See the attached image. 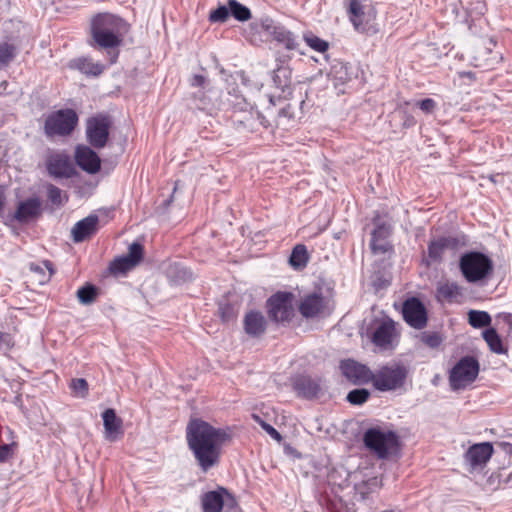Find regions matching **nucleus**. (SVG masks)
Listing matches in <instances>:
<instances>
[{
	"mask_svg": "<svg viewBox=\"0 0 512 512\" xmlns=\"http://www.w3.org/2000/svg\"><path fill=\"white\" fill-rule=\"evenodd\" d=\"M230 438L220 428H215L201 419H192L186 427V439L199 467L207 472L219 463L222 446Z\"/></svg>",
	"mask_w": 512,
	"mask_h": 512,
	"instance_id": "f257e3e1",
	"label": "nucleus"
},
{
	"mask_svg": "<svg viewBox=\"0 0 512 512\" xmlns=\"http://www.w3.org/2000/svg\"><path fill=\"white\" fill-rule=\"evenodd\" d=\"M126 31V22L110 13H99L91 20L92 39L103 49L118 48Z\"/></svg>",
	"mask_w": 512,
	"mask_h": 512,
	"instance_id": "f03ea898",
	"label": "nucleus"
},
{
	"mask_svg": "<svg viewBox=\"0 0 512 512\" xmlns=\"http://www.w3.org/2000/svg\"><path fill=\"white\" fill-rule=\"evenodd\" d=\"M459 269L468 283H478L488 279L494 270L492 259L479 251H470L461 255Z\"/></svg>",
	"mask_w": 512,
	"mask_h": 512,
	"instance_id": "7ed1b4c3",
	"label": "nucleus"
},
{
	"mask_svg": "<svg viewBox=\"0 0 512 512\" xmlns=\"http://www.w3.org/2000/svg\"><path fill=\"white\" fill-rule=\"evenodd\" d=\"M365 446L380 459H386L399 451V437L390 430L369 428L363 436Z\"/></svg>",
	"mask_w": 512,
	"mask_h": 512,
	"instance_id": "20e7f679",
	"label": "nucleus"
},
{
	"mask_svg": "<svg viewBox=\"0 0 512 512\" xmlns=\"http://www.w3.org/2000/svg\"><path fill=\"white\" fill-rule=\"evenodd\" d=\"M407 374L403 364L389 363L373 372L372 384L379 391L396 390L404 385Z\"/></svg>",
	"mask_w": 512,
	"mask_h": 512,
	"instance_id": "39448f33",
	"label": "nucleus"
},
{
	"mask_svg": "<svg viewBox=\"0 0 512 512\" xmlns=\"http://www.w3.org/2000/svg\"><path fill=\"white\" fill-rule=\"evenodd\" d=\"M502 61V53L493 38H479L471 49V63L484 70L493 69Z\"/></svg>",
	"mask_w": 512,
	"mask_h": 512,
	"instance_id": "423d86ee",
	"label": "nucleus"
},
{
	"mask_svg": "<svg viewBox=\"0 0 512 512\" xmlns=\"http://www.w3.org/2000/svg\"><path fill=\"white\" fill-rule=\"evenodd\" d=\"M479 373L478 361L470 356L463 357L452 368L449 375V382L452 390L466 388L475 381Z\"/></svg>",
	"mask_w": 512,
	"mask_h": 512,
	"instance_id": "0eeeda50",
	"label": "nucleus"
},
{
	"mask_svg": "<svg viewBox=\"0 0 512 512\" xmlns=\"http://www.w3.org/2000/svg\"><path fill=\"white\" fill-rule=\"evenodd\" d=\"M294 295L290 292H277L268 299V313L275 322L291 320L294 315Z\"/></svg>",
	"mask_w": 512,
	"mask_h": 512,
	"instance_id": "6e6552de",
	"label": "nucleus"
},
{
	"mask_svg": "<svg viewBox=\"0 0 512 512\" xmlns=\"http://www.w3.org/2000/svg\"><path fill=\"white\" fill-rule=\"evenodd\" d=\"M143 257V247L134 242L129 246L128 254L114 259L109 265L112 274L118 275L134 268Z\"/></svg>",
	"mask_w": 512,
	"mask_h": 512,
	"instance_id": "1a4fd4ad",
	"label": "nucleus"
},
{
	"mask_svg": "<svg viewBox=\"0 0 512 512\" xmlns=\"http://www.w3.org/2000/svg\"><path fill=\"white\" fill-rule=\"evenodd\" d=\"M46 166L49 175L54 178H70L75 174L70 156L64 152L49 155Z\"/></svg>",
	"mask_w": 512,
	"mask_h": 512,
	"instance_id": "9d476101",
	"label": "nucleus"
},
{
	"mask_svg": "<svg viewBox=\"0 0 512 512\" xmlns=\"http://www.w3.org/2000/svg\"><path fill=\"white\" fill-rule=\"evenodd\" d=\"M404 320L415 329H422L427 324V312L422 302L415 298L407 299L402 308Z\"/></svg>",
	"mask_w": 512,
	"mask_h": 512,
	"instance_id": "9b49d317",
	"label": "nucleus"
},
{
	"mask_svg": "<svg viewBox=\"0 0 512 512\" xmlns=\"http://www.w3.org/2000/svg\"><path fill=\"white\" fill-rule=\"evenodd\" d=\"M342 374L354 384L372 382L373 372L361 363L354 360H343L340 364Z\"/></svg>",
	"mask_w": 512,
	"mask_h": 512,
	"instance_id": "f8f14e48",
	"label": "nucleus"
},
{
	"mask_svg": "<svg viewBox=\"0 0 512 512\" xmlns=\"http://www.w3.org/2000/svg\"><path fill=\"white\" fill-rule=\"evenodd\" d=\"M76 164L89 174H96L101 168V159L96 152L86 145H77L74 151Z\"/></svg>",
	"mask_w": 512,
	"mask_h": 512,
	"instance_id": "ddd939ff",
	"label": "nucleus"
},
{
	"mask_svg": "<svg viewBox=\"0 0 512 512\" xmlns=\"http://www.w3.org/2000/svg\"><path fill=\"white\" fill-rule=\"evenodd\" d=\"M396 337L395 323L388 319L382 321L372 335V342L383 350L393 348V341Z\"/></svg>",
	"mask_w": 512,
	"mask_h": 512,
	"instance_id": "4468645a",
	"label": "nucleus"
},
{
	"mask_svg": "<svg viewBox=\"0 0 512 512\" xmlns=\"http://www.w3.org/2000/svg\"><path fill=\"white\" fill-rule=\"evenodd\" d=\"M326 308V300L321 293H311L303 297L299 304V312L305 318L321 315Z\"/></svg>",
	"mask_w": 512,
	"mask_h": 512,
	"instance_id": "2eb2a0df",
	"label": "nucleus"
},
{
	"mask_svg": "<svg viewBox=\"0 0 512 512\" xmlns=\"http://www.w3.org/2000/svg\"><path fill=\"white\" fill-rule=\"evenodd\" d=\"M493 451V445L489 442L474 444L465 453V461L472 468L481 467L491 458Z\"/></svg>",
	"mask_w": 512,
	"mask_h": 512,
	"instance_id": "dca6fc26",
	"label": "nucleus"
},
{
	"mask_svg": "<svg viewBox=\"0 0 512 512\" xmlns=\"http://www.w3.org/2000/svg\"><path fill=\"white\" fill-rule=\"evenodd\" d=\"M78 124V116L73 109H61L51 113L44 128H75Z\"/></svg>",
	"mask_w": 512,
	"mask_h": 512,
	"instance_id": "f3484780",
	"label": "nucleus"
},
{
	"mask_svg": "<svg viewBox=\"0 0 512 512\" xmlns=\"http://www.w3.org/2000/svg\"><path fill=\"white\" fill-rule=\"evenodd\" d=\"M98 216L90 214L78 221L72 228V239L75 243L82 242L91 237L98 230Z\"/></svg>",
	"mask_w": 512,
	"mask_h": 512,
	"instance_id": "a211bd4d",
	"label": "nucleus"
},
{
	"mask_svg": "<svg viewBox=\"0 0 512 512\" xmlns=\"http://www.w3.org/2000/svg\"><path fill=\"white\" fill-rule=\"evenodd\" d=\"M267 327V320L265 316L255 310L247 312L243 319V328L247 335L253 338L261 337Z\"/></svg>",
	"mask_w": 512,
	"mask_h": 512,
	"instance_id": "6ab92c4d",
	"label": "nucleus"
},
{
	"mask_svg": "<svg viewBox=\"0 0 512 512\" xmlns=\"http://www.w3.org/2000/svg\"><path fill=\"white\" fill-rule=\"evenodd\" d=\"M293 388L298 396L306 399L318 397L321 392L320 382L306 375L297 376L293 380Z\"/></svg>",
	"mask_w": 512,
	"mask_h": 512,
	"instance_id": "aec40b11",
	"label": "nucleus"
},
{
	"mask_svg": "<svg viewBox=\"0 0 512 512\" xmlns=\"http://www.w3.org/2000/svg\"><path fill=\"white\" fill-rule=\"evenodd\" d=\"M40 213L41 201L37 197H32L18 204L14 218L20 223H26L36 218Z\"/></svg>",
	"mask_w": 512,
	"mask_h": 512,
	"instance_id": "412c9836",
	"label": "nucleus"
},
{
	"mask_svg": "<svg viewBox=\"0 0 512 512\" xmlns=\"http://www.w3.org/2000/svg\"><path fill=\"white\" fill-rule=\"evenodd\" d=\"M105 439L114 442L123 435L122 420L116 416L114 409L108 408L102 413Z\"/></svg>",
	"mask_w": 512,
	"mask_h": 512,
	"instance_id": "4be33fe9",
	"label": "nucleus"
},
{
	"mask_svg": "<svg viewBox=\"0 0 512 512\" xmlns=\"http://www.w3.org/2000/svg\"><path fill=\"white\" fill-rule=\"evenodd\" d=\"M263 27L277 42L283 44L288 50H296L298 48L299 44L296 36L285 27L274 26L269 23H264Z\"/></svg>",
	"mask_w": 512,
	"mask_h": 512,
	"instance_id": "5701e85b",
	"label": "nucleus"
},
{
	"mask_svg": "<svg viewBox=\"0 0 512 512\" xmlns=\"http://www.w3.org/2000/svg\"><path fill=\"white\" fill-rule=\"evenodd\" d=\"M227 98L226 102L221 103V107H231L234 109L244 110L247 106L246 99L236 84V79L230 76L227 80Z\"/></svg>",
	"mask_w": 512,
	"mask_h": 512,
	"instance_id": "b1692460",
	"label": "nucleus"
},
{
	"mask_svg": "<svg viewBox=\"0 0 512 512\" xmlns=\"http://www.w3.org/2000/svg\"><path fill=\"white\" fill-rule=\"evenodd\" d=\"M69 67L77 69L85 75L98 76L100 75L105 67L99 62H94L91 58L80 57L70 61Z\"/></svg>",
	"mask_w": 512,
	"mask_h": 512,
	"instance_id": "393cba45",
	"label": "nucleus"
},
{
	"mask_svg": "<svg viewBox=\"0 0 512 512\" xmlns=\"http://www.w3.org/2000/svg\"><path fill=\"white\" fill-rule=\"evenodd\" d=\"M229 496L224 488L217 491L207 492L202 498V507L204 512H221L224 505L223 495Z\"/></svg>",
	"mask_w": 512,
	"mask_h": 512,
	"instance_id": "a878e982",
	"label": "nucleus"
},
{
	"mask_svg": "<svg viewBox=\"0 0 512 512\" xmlns=\"http://www.w3.org/2000/svg\"><path fill=\"white\" fill-rule=\"evenodd\" d=\"M348 7L347 13L349 15V19L353 24L354 28L357 31H363L365 29L364 26V6L361 4L359 0H347Z\"/></svg>",
	"mask_w": 512,
	"mask_h": 512,
	"instance_id": "bb28decb",
	"label": "nucleus"
},
{
	"mask_svg": "<svg viewBox=\"0 0 512 512\" xmlns=\"http://www.w3.org/2000/svg\"><path fill=\"white\" fill-rule=\"evenodd\" d=\"M482 336L493 353L505 354L507 352L495 328H487L483 331Z\"/></svg>",
	"mask_w": 512,
	"mask_h": 512,
	"instance_id": "cd10ccee",
	"label": "nucleus"
},
{
	"mask_svg": "<svg viewBox=\"0 0 512 512\" xmlns=\"http://www.w3.org/2000/svg\"><path fill=\"white\" fill-rule=\"evenodd\" d=\"M329 78L333 82L334 87L337 88L338 85H343L349 81L351 76L348 73V69L345 64L337 63L332 66Z\"/></svg>",
	"mask_w": 512,
	"mask_h": 512,
	"instance_id": "c85d7f7f",
	"label": "nucleus"
},
{
	"mask_svg": "<svg viewBox=\"0 0 512 512\" xmlns=\"http://www.w3.org/2000/svg\"><path fill=\"white\" fill-rule=\"evenodd\" d=\"M30 271L38 274L39 283L43 284L50 280L54 273L53 264L50 261H43L42 263H31Z\"/></svg>",
	"mask_w": 512,
	"mask_h": 512,
	"instance_id": "c756f323",
	"label": "nucleus"
},
{
	"mask_svg": "<svg viewBox=\"0 0 512 512\" xmlns=\"http://www.w3.org/2000/svg\"><path fill=\"white\" fill-rule=\"evenodd\" d=\"M492 318L486 311L470 310L468 312V322L473 328H482L490 326Z\"/></svg>",
	"mask_w": 512,
	"mask_h": 512,
	"instance_id": "7c9ffc66",
	"label": "nucleus"
},
{
	"mask_svg": "<svg viewBox=\"0 0 512 512\" xmlns=\"http://www.w3.org/2000/svg\"><path fill=\"white\" fill-rule=\"evenodd\" d=\"M230 14L238 21L244 22L251 18L250 9L237 0H228Z\"/></svg>",
	"mask_w": 512,
	"mask_h": 512,
	"instance_id": "2f4dec72",
	"label": "nucleus"
},
{
	"mask_svg": "<svg viewBox=\"0 0 512 512\" xmlns=\"http://www.w3.org/2000/svg\"><path fill=\"white\" fill-rule=\"evenodd\" d=\"M308 255L307 249L304 245H297L294 247L290 256V264L294 268H302L307 264Z\"/></svg>",
	"mask_w": 512,
	"mask_h": 512,
	"instance_id": "473e14b6",
	"label": "nucleus"
},
{
	"mask_svg": "<svg viewBox=\"0 0 512 512\" xmlns=\"http://www.w3.org/2000/svg\"><path fill=\"white\" fill-rule=\"evenodd\" d=\"M194 106L200 110H211L215 107H221V103L218 101L212 102L210 96H206L204 91H198L194 94Z\"/></svg>",
	"mask_w": 512,
	"mask_h": 512,
	"instance_id": "72a5a7b5",
	"label": "nucleus"
},
{
	"mask_svg": "<svg viewBox=\"0 0 512 512\" xmlns=\"http://www.w3.org/2000/svg\"><path fill=\"white\" fill-rule=\"evenodd\" d=\"M17 48L15 45L4 42L0 43V69L5 68L15 58Z\"/></svg>",
	"mask_w": 512,
	"mask_h": 512,
	"instance_id": "f704fd0d",
	"label": "nucleus"
},
{
	"mask_svg": "<svg viewBox=\"0 0 512 512\" xmlns=\"http://www.w3.org/2000/svg\"><path fill=\"white\" fill-rule=\"evenodd\" d=\"M97 288L92 284H86L77 291V298L81 304H92L97 297Z\"/></svg>",
	"mask_w": 512,
	"mask_h": 512,
	"instance_id": "c9c22d12",
	"label": "nucleus"
},
{
	"mask_svg": "<svg viewBox=\"0 0 512 512\" xmlns=\"http://www.w3.org/2000/svg\"><path fill=\"white\" fill-rule=\"evenodd\" d=\"M109 137V130H87V139L95 148L105 146Z\"/></svg>",
	"mask_w": 512,
	"mask_h": 512,
	"instance_id": "e433bc0d",
	"label": "nucleus"
},
{
	"mask_svg": "<svg viewBox=\"0 0 512 512\" xmlns=\"http://www.w3.org/2000/svg\"><path fill=\"white\" fill-rule=\"evenodd\" d=\"M112 125L113 121L110 115L106 113H99L87 120L86 128H111Z\"/></svg>",
	"mask_w": 512,
	"mask_h": 512,
	"instance_id": "4c0bfd02",
	"label": "nucleus"
},
{
	"mask_svg": "<svg viewBox=\"0 0 512 512\" xmlns=\"http://www.w3.org/2000/svg\"><path fill=\"white\" fill-rule=\"evenodd\" d=\"M304 40L310 48H312L313 50H315L317 52L323 53L329 47L328 42L315 36L312 33L305 34Z\"/></svg>",
	"mask_w": 512,
	"mask_h": 512,
	"instance_id": "58836bf2",
	"label": "nucleus"
},
{
	"mask_svg": "<svg viewBox=\"0 0 512 512\" xmlns=\"http://www.w3.org/2000/svg\"><path fill=\"white\" fill-rule=\"evenodd\" d=\"M438 294L444 299L451 300L460 295V288L454 282H447L438 287Z\"/></svg>",
	"mask_w": 512,
	"mask_h": 512,
	"instance_id": "ea45409f",
	"label": "nucleus"
},
{
	"mask_svg": "<svg viewBox=\"0 0 512 512\" xmlns=\"http://www.w3.org/2000/svg\"><path fill=\"white\" fill-rule=\"evenodd\" d=\"M369 397L370 392L367 389H354L348 393L347 401L353 405H361L365 403Z\"/></svg>",
	"mask_w": 512,
	"mask_h": 512,
	"instance_id": "a19ab883",
	"label": "nucleus"
},
{
	"mask_svg": "<svg viewBox=\"0 0 512 512\" xmlns=\"http://www.w3.org/2000/svg\"><path fill=\"white\" fill-rule=\"evenodd\" d=\"M168 273L171 277H174L177 281L185 282V281L192 279V272L189 269H187L186 267L178 265V264L170 266Z\"/></svg>",
	"mask_w": 512,
	"mask_h": 512,
	"instance_id": "79ce46f5",
	"label": "nucleus"
},
{
	"mask_svg": "<svg viewBox=\"0 0 512 512\" xmlns=\"http://www.w3.org/2000/svg\"><path fill=\"white\" fill-rule=\"evenodd\" d=\"M230 15L229 6L221 5L210 12L209 21L212 23H224Z\"/></svg>",
	"mask_w": 512,
	"mask_h": 512,
	"instance_id": "37998d69",
	"label": "nucleus"
},
{
	"mask_svg": "<svg viewBox=\"0 0 512 512\" xmlns=\"http://www.w3.org/2000/svg\"><path fill=\"white\" fill-rule=\"evenodd\" d=\"M446 248V240L439 239L430 243L428 247L429 257L433 260H439L442 256L444 249Z\"/></svg>",
	"mask_w": 512,
	"mask_h": 512,
	"instance_id": "c03bdc74",
	"label": "nucleus"
},
{
	"mask_svg": "<svg viewBox=\"0 0 512 512\" xmlns=\"http://www.w3.org/2000/svg\"><path fill=\"white\" fill-rule=\"evenodd\" d=\"M418 107L425 114H433L438 107L437 102L432 98H425L415 102Z\"/></svg>",
	"mask_w": 512,
	"mask_h": 512,
	"instance_id": "a18cd8bd",
	"label": "nucleus"
},
{
	"mask_svg": "<svg viewBox=\"0 0 512 512\" xmlns=\"http://www.w3.org/2000/svg\"><path fill=\"white\" fill-rule=\"evenodd\" d=\"M253 419L277 442L282 441L281 434L270 424L263 421L258 415H253Z\"/></svg>",
	"mask_w": 512,
	"mask_h": 512,
	"instance_id": "49530a36",
	"label": "nucleus"
},
{
	"mask_svg": "<svg viewBox=\"0 0 512 512\" xmlns=\"http://www.w3.org/2000/svg\"><path fill=\"white\" fill-rule=\"evenodd\" d=\"M391 234V225L386 222H377L372 232V238H388Z\"/></svg>",
	"mask_w": 512,
	"mask_h": 512,
	"instance_id": "de8ad7c7",
	"label": "nucleus"
},
{
	"mask_svg": "<svg viewBox=\"0 0 512 512\" xmlns=\"http://www.w3.org/2000/svg\"><path fill=\"white\" fill-rule=\"evenodd\" d=\"M388 238H371V249L374 253H385L390 248Z\"/></svg>",
	"mask_w": 512,
	"mask_h": 512,
	"instance_id": "09e8293b",
	"label": "nucleus"
},
{
	"mask_svg": "<svg viewBox=\"0 0 512 512\" xmlns=\"http://www.w3.org/2000/svg\"><path fill=\"white\" fill-rule=\"evenodd\" d=\"M495 321L498 326H501L502 328H506L507 331H510L512 329V314L511 313H498L495 316Z\"/></svg>",
	"mask_w": 512,
	"mask_h": 512,
	"instance_id": "8fccbe9b",
	"label": "nucleus"
},
{
	"mask_svg": "<svg viewBox=\"0 0 512 512\" xmlns=\"http://www.w3.org/2000/svg\"><path fill=\"white\" fill-rule=\"evenodd\" d=\"M61 190L55 185L49 184L47 186V195L53 204H61Z\"/></svg>",
	"mask_w": 512,
	"mask_h": 512,
	"instance_id": "3c124183",
	"label": "nucleus"
},
{
	"mask_svg": "<svg viewBox=\"0 0 512 512\" xmlns=\"http://www.w3.org/2000/svg\"><path fill=\"white\" fill-rule=\"evenodd\" d=\"M422 341L427 346H429L431 348H436L441 344L442 339L437 333H429V334H424L422 336Z\"/></svg>",
	"mask_w": 512,
	"mask_h": 512,
	"instance_id": "603ef678",
	"label": "nucleus"
},
{
	"mask_svg": "<svg viewBox=\"0 0 512 512\" xmlns=\"http://www.w3.org/2000/svg\"><path fill=\"white\" fill-rule=\"evenodd\" d=\"M71 387L74 392L80 394L81 396H84L88 390V384L86 380L82 378L72 380Z\"/></svg>",
	"mask_w": 512,
	"mask_h": 512,
	"instance_id": "864d4df0",
	"label": "nucleus"
},
{
	"mask_svg": "<svg viewBox=\"0 0 512 512\" xmlns=\"http://www.w3.org/2000/svg\"><path fill=\"white\" fill-rule=\"evenodd\" d=\"M498 450L504 454L505 456H509V464L512 463V444L508 442H499L497 443ZM509 480H512V471L509 473L508 476Z\"/></svg>",
	"mask_w": 512,
	"mask_h": 512,
	"instance_id": "5fc2aeb1",
	"label": "nucleus"
},
{
	"mask_svg": "<svg viewBox=\"0 0 512 512\" xmlns=\"http://www.w3.org/2000/svg\"><path fill=\"white\" fill-rule=\"evenodd\" d=\"M206 78L203 76V75H193L191 80H190V84L191 86L193 87H204L205 84H206Z\"/></svg>",
	"mask_w": 512,
	"mask_h": 512,
	"instance_id": "6e6d98bb",
	"label": "nucleus"
},
{
	"mask_svg": "<svg viewBox=\"0 0 512 512\" xmlns=\"http://www.w3.org/2000/svg\"><path fill=\"white\" fill-rule=\"evenodd\" d=\"M10 446L8 444H4L0 446V462H3L8 459L10 455Z\"/></svg>",
	"mask_w": 512,
	"mask_h": 512,
	"instance_id": "4d7b16f0",
	"label": "nucleus"
},
{
	"mask_svg": "<svg viewBox=\"0 0 512 512\" xmlns=\"http://www.w3.org/2000/svg\"><path fill=\"white\" fill-rule=\"evenodd\" d=\"M71 131L72 130H64V129H61V130H45V132H46L48 137H52L55 134H58V135H61V136H66V135H69Z\"/></svg>",
	"mask_w": 512,
	"mask_h": 512,
	"instance_id": "13d9d810",
	"label": "nucleus"
},
{
	"mask_svg": "<svg viewBox=\"0 0 512 512\" xmlns=\"http://www.w3.org/2000/svg\"><path fill=\"white\" fill-rule=\"evenodd\" d=\"M118 51L116 52H113L112 56H111V59H110V63L113 64L116 62L117 58H118Z\"/></svg>",
	"mask_w": 512,
	"mask_h": 512,
	"instance_id": "bf43d9fd",
	"label": "nucleus"
},
{
	"mask_svg": "<svg viewBox=\"0 0 512 512\" xmlns=\"http://www.w3.org/2000/svg\"><path fill=\"white\" fill-rule=\"evenodd\" d=\"M3 206H4V196H3V193L0 192V212L2 211Z\"/></svg>",
	"mask_w": 512,
	"mask_h": 512,
	"instance_id": "052dcab7",
	"label": "nucleus"
},
{
	"mask_svg": "<svg viewBox=\"0 0 512 512\" xmlns=\"http://www.w3.org/2000/svg\"><path fill=\"white\" fill-rule=\"evenodd\" d=\"M478 4H479V6H480V11L482 12V9L484 8V6H485V5H484V3H483V2H481V1H480V2H478Z\"/></svg>",
	"mask_w": 512,
	"mask_h": 512,
	"instance_id": "680f3d73",
	"label": "nucleus"
},
{
	"mask_svg": "<svg viewBox=\"0 0 512 512\" xmlns=\"http://www.w3.org/2000/svg\"><path fill=\"white\" fill-rule=\"evenodd\" d=\"M178 184H179V182H178V181H176V182H175L174 189H173V190H174V192L178 189Z\"/></svg>",
	"mask_w": 512,
	"mask_h": 512,
	"instance_id": "e2e57ef3",
	"label": "nucleus"
},
{
	"mask_svg": "<svg viewBox=\"0 0 512 512\" xmlns=\"http://www.w3.org/2000/svg\"><path fill=\"white\" fill-rule=\"evenodd\" d=\"M277 78H279V75H276V76L274 77V82H275V83H276V81H277Z\"/></svg>",
	"mask_w": 512,
	"mask_h": 512,
	"instance_id": "0e129e2a",
	"label": "nucleus"
}]
</instances>
